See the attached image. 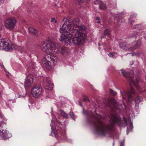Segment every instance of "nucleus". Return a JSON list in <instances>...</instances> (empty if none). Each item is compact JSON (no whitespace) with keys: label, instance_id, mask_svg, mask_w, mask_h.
I'll return each mask as SVG.
<instances>
[{"label":"nucleus","instance_id":"c85d7f7f","mask_svg":"<svg viewBox=\"0 0 146 146\" xmlns=\"http://www.w3.org/2000/svg\"><path fill=\"white\" fill-rule=\"evenodd\" d=\"M131 54H132V56H136L138 57L141 56L142 54H143V53L142 52H140L136 53L134 52L133 53H131Z\"/></svg>","mask_w":146,"mask_h":146},{"label":"nucleus","instance_id":"f8f14e48","mask_svg":"<svg viewBox=\"0 0 146 146\" xmlns=\"http://www.w3.org/2000/svg\"><path fill=\"white\" fill-rule=\"evenodd\" d=\"M59 44L57 43L50 42L49 49L53 52L57 53L58 52V49Z\"/></svg>","mask_w":146,"mask_h":146},{"label":"nucleus","instance_id":"1a4fd4ad","mask_svg":"<svg viewBox=\"0 0 146 146\" xmlns=\"http://www.w3.org/2000/svg\"><path fill=\"white\" fill-rule=\"evenodd\" d=\"M34 78L31 74L28 75L26 76L24 82V87L26 88H30L33 83Z\"/></svg>","mask_w":146,"mask_h":146},{"label":"nucleus","instance_id":"f257e3e1","mask_svg":"<svg viewBox=\"0 0 146 146\" xmlns=\"http://www.w3.org/2000/svg\"><path fill=\"white\" fill-rule=\"evenodd\" d=\"M111 119L112 123L108 124H106L99 119H98L97 123L92 121V123L94 126L95 131L100 135L105 136L106 134H110L111 132L114 124H117L120 127L122 126V121L119 116L112 114Z\"/></svg>","mask_w":146,"mask_h":146},{"label":"nucleus","instance_id":"72a5a7b5","mask_svg":"<svg viewBox=\"0 0 146 146\" xmlns=\"http://www.w3.org/2000/svg\"><path fill=\"white\" fill-rule=\"evenodd\" d=\"M137 15L136 14H134L131 15L130 17L129 18V20L135 18Z\"/></svg>","mask_w":146,"mask_h":146},{"label":"nucleus","instance_id":"4468645a","mask_svg":"<svg viewBox=\"0 0 146 146\" xmlns=\"http://www.w3.org/2000/svg\"><path fill=\"white\" fill-rule=\"evenodd\" d=\"M141 44V41L140 40H137L136 42H133L132 43L131 46H129V51H132L136 49L139 47Z\"/></svg>","mask_w":146,"mask_h":146},{"label":"nucleus","instance_id":"13d9d810","mask_svg":"<svg viewBox=\"0 0 146 146\" xmlns=\"http://www.w3.org/2000/svg\"><path fill=\"white\" fill-rule=\"evenodd\" d=\"M107 105L108 106H110V104L109 103L108 104H107Z\"/></svg>","mask_w":146,"mask_h":146},{"label":"nucleus","instance_id":"8fccbe9b","mask_svg":"<svg viewBox=\"0 0 146 146\" xmlns=\"http://www.w3.org/2000/svg\"><path fill=\"white\" fill-rule=\"evenodd\" d=\"M4 1L5 0H0V2L1 3H3Z\"/></svg>","mask_w":146,"mask_h":146},{"label":"nucleus","instance_id":"bb28decb","mask_svg":"<svg viewBox=\"0 0 146 146\" xmlns=\"http://www.w3.org/2000/svg\"><path fill=\"white\" fill-rule=\"evenodd\" d=\"M121 73L125 77H128L129 76V73L126 71L125 70H123V69H121Z\"/></svg>","mask_w":146,"mask_h":146},{"label":"nucleus","instance_id":"49530a36","mask_svg":"<svg viewBox=\"0 0 146 146\" xmlns=\"http://www.w3.org/2000/svg\"><path fill=\"white\" fill-rule=\"evenodd\" d=\"M78 102H79V104L81 106H82V102L80 101V100H79L78 101Z\"/></svg>","mask_w":146,"mask_h":146},{"label":"nucleus","instance_id":"e2e57ef3","mask_svg":"<svg viewBox=\"0 0 146 146\" xmlns=\"http://www.w3.org/2000/svg\"><path fill=\"white\" fill-rule=\"evenodd\" d=\"M62 125L61 124H59V126H60V127H61Z\"/></svg>","mask_w":146,"mask_h":146},{"label":"nucleus","instance_id":"c03bdc74","mask_svg":"<svg viewBox=\"0 0 146 146\" xmlns=\"http://www.w3.org/2000/svg\"><path fill=\"white\" fill-rule=\"evenodd\" d=\"M83 101H85V102H89V100L86 98H83Z\"/></svg>","mask_w":146,"mask_h":146},{"label":"nucleus","instance_id":"774afa93","mask_svg":"<svg viewBox=\"0 0 146 146\" xmlns=\"http://www.w3.org/2000/svg\"><path fill=\"white\" fill-rule=\"evenodd\" d=\"M128 132H127V135H128Z\"/></svg>","mask_w":146,"mask_h":146},{"label":"nucleus","instance_id":"37998d69","mask_svg":"<svg viewBox=\"0 0 146 146\" xmlns=\"http://www.w3.org/2000/svg\"><path fill=\"white\" fill-rule=\"evenodd\" d=\"M120 20H121V23H124L125 21V20L123 18H121Z\"/></svg>","mask_w":146,"mask_h":146},{"label":"nucleus","instance_id":"473e14b6","mask_svg":"<svg viewBox=\"0 0 146 146\" xmlns=\"http://www.w3.org/2000/svg\"><path fill=\"white\" fill-rule=\"evenodd\" d=\"M135 91L134 89L132 88V87L131 86L130 87V90L128 92L130 94H134L135 93Z\"/></svg>","mask_w":146,"mask_h":146},{"label":"nucleus","instance_id":"4be33fe9","mask_svg":"<svg viewBox=\"0 0 146 146\" xmlns=\"http://www.w3.org/2000/svg\"><path fill=\"white\" fill-rule=\"evenodd\" d=\"M110 102L113 105L115 108L117 110H119V106H120L121 105L119 104L116 100L113 99H111L110 100Z\"/></svg>","mask_w":146,"mask_h":146},{"label":"nucleus","instance_id":"f03ea898","mask_svg":"<svg viewBox=\"0 0 146 146\" xmlns=\"http://www.w3.org/2000/svg\"><path fill=\"white\" fill-rule=\"evenodd\" d=\"M75 37L73 38L72 43L75 45H78L83 43L86 38V35L81 32L73 33Z\"/></svg>","mask_w":146,"mask_h":146},{"label":"nucleus","instance_id":"cd10ccee","mask_svg":"<svg viewBox=\"0 0 146 146\" xmlns=\"http://www.w3.org/2000/svg\"><path fill=\"white\" fill-rule=\"evenodd\" d=\"M123 121L124 122V125L125 127H126L127 125V121H131V119L130 118H123Z\"/></svg>","mask_w":146,"mask_h":146},{"label":"nucleus","instance_id":"052dcab7","mask_svg":"<svg viewBox=\"0 0 146 146\" xmlns=\"http://www.w3.org/2000/svg\"><path fill=\"white\" fill-rule=\"evenodd\" d=\"M114 142H113V146H114Z\"/></svg>","mask_w":146,"mask_h":146},{"label":"nucleus","instance_id":"ddd939ff","mask_svg":"<svg viewBox=\"0 0 146 146\" xmlns=\"http://www.w3.org/2000/svg\"><path fill=\"white\" fill-rule=\"evenodd\" d=\"M0 131H1L0 130ZM0 136L3 139L6 140L10 137L12 135L7 130H2L0 132Z\"/></svg>","mask_w":146,"mask_h":146},{"label":"nucleus","instance_id":"e433bc0d","mask_svg":"<svg viewBox=\"0 0 146 146\" xmlns=\"http://www.w3.org/2000/svg\"><path fill=\"white\" fill-rule=\"evenodd\" d=\"M108 55L110 57L113 58L115 57V55L113 53L111 52L109 54H108Z\"/></svg>","mask_w":146,"mask_h":146},{"label":"nucleus","instance_id":"58836bf2","mask_svg":"<svg viewBox=\"0 0 146 146\" xmlns=\"http://www.w3.org/2000/svg\"><path fill=\"white\" fill-rule=\"evenodd\" d=\"M124 142L123 141L120 143V146H124Z\"/></svg>","mask_w":146,"mask_h":146},{"label":"nucleus","instance_id":"6e6552de","mask_svg":"<svg viewBox=\"0 0 146 146\" xmlns=\"http://www.w3.org/2000/svg\"><path fill=\"white\" fill-rule=\"evenodd\" d=\"M42 93V88L38 85H36L33 88L31 93L33 96L35 98L39 97Z\"/></svg>","mask_w":146,"mask_h":146},{"label":"nucleus","instance_id":"aec40b11","mask_svg":"<svg viewBox=\"0 0 146 146\" xmlns=\"http://www.w3.org/2000/svg\"><path fill=\"white\" fill-rule=\"evenodd\" d=\"M29 32L30 34L33 35L36 37H37L38 36L37 31L32 27L28 28Z\"/></svg>","mask_w":146,"mask_h":146},{"label":"nucleus","instance_id":"b1692460","mask_svg":"<svg viewBox=\"0 0 146 146\" xmlns=\"http://www.w3.org/2000/svg\"><path fill=\"white\" fill-rule=\"evenodd\" d=\"M143 99L141 97L139 96L137 97L135 101V106L136 108L138 107L139 103Z\"/></svg>","mask_w":146,"mask_h":146},{"label":"nucleus","instance_id":"4d7b16f0","mask_svg":"<svg viewBox=\"0 0 146 146\" xmlns=\"http://www.w3.org/2000/svg\"><path fill=\"white\" fill-rule=\"evenodd\" d=\"M144 38L146 40V34H145V36H144Z\"/></svg>","mask_w":146,"mask_h":146},{"label":"nucleus","instance_id":"de8ad7c7","mask_svg":"<svg viewBox=\"0 0 146 146\" xmlns=\"http://www.w3.org/2000/svg\"><path fill=\"white\" fill-rule=\"evenodd\" d=\"M133 60H132L131 62H130V64L131 65H132L133 64Z\"/></svg>","mask_w":146,"mask_h":146},{"label":"nucleus","instance_id":"09e8293b","mask_svg":"<svg viewBox=\"0 0 146 146\" xmlns=\"http://www.w3.org/2000/svg\"><path fill=\"white\" fill-rule=\"evenodd\" d=\"M0 65L3 68H4V67L3 64L0 63Z\"/></svg>","mask_w":146,"mask_h":146},{"label":"nucleus","instance_id":"7ed1b4c3","mask_svg":"<svg viewBox=\"0 0 146 146\" xmlns=\"http://www.w3.org/2000/svg\"><path fill=\"white\" fill-rule=\"evenodd\" d=\"M72 25L71 24L70 20L66 19L63 24L62 27L60 29V33H65L69 32L71 33H75L77 32V30L72 28Z\"/></svg>","mask_w":146,"mask_h":146},{"label":"nucleus","instance_id":"a211bd4d","mask_svg":"<svg viewBox=\"0 0 146 146\" xmlns=\"http://www.w3.org/2000/svg\"><path fill=\"white\" fill-rule=\"evenodd\" d=\"M120 48L125 50H128L129 48V44L125 42H121L119 44Z\"/></svg>","mask_w":146,"mask_h":146},{"label":"nucleus","instance_id":"f704fd0d","mask_svg":"<svg viewBox=\"0 0 146 146\" xmlns=\"http://www.w3.org/2000/svg\"><path fill=\"white\" fill-rule=\"evenodd\" d=\"M141 24H136L135 26L133 27V28L134 29H137L138 30H140V28L138 27L139 26L141 25Z\"/></svg>","mask_w":146,"mask_h":146},{"label":"nucleus","instance_id":"4c0bfd02","mask_svg":"<svg viewBox=\"0 0 146 146\" xmlns=\"http://www.w3.org/2000/svg\"><path fill=\"white\" fill-rule=\"evenodd\" d=\"M88 111L87 110H83V113L85 115H88Z\"/></svg>","mask_w":146,"mask_h":146},{"label":"nucleus","instance_id":"c756f323","mask_svg":"<svg viewBox=\"0 0 146 146\" xmlns=\"http://www.w3.org/2000/svg\"><path fill=\"white\" fill-rule=\"evenodd\" d=\"M77 28H78L77 29H76V30H77V32H78V30L84 31L85 30V27L84 25L79 26H78V27Z\"/></svg>","mask_w":146,"mask_h":146},{"label":"nucleus","instance_id":"5fc2aeb1","mask_svg":"<svg viewBox=\"0 0 146 146\" xmlns=\"http://www.w3.org/2000/svg\"><path fill=\"white\" fill-rule=\"evenodd\" d=\"M31 68H33V69L34 68H35V67L34 65H33V66H32Z\"/></svg>","mask_w":146,"mask_h":146},{"label":"nucleus","instance_id":"c9c22d12","mask_svg":"<svg viewBox=\"0 0 146 146\" xmlns=\"http://www.w3.org/2000/svg\"><path fill=\"white\" fill-rule=\"evenodd\" d=\"M127 78V80L129 81L131 83H133V81L132 78L130 76H128V77H126Z\"/></svg>","mask_w":146,"mask_h":146},{"label":"nucleus","instance_id":"f3484780","mask_svg":"<svg viewBox=\"0 0 146 146\" xmlns=\"http://www.w3.org/2000/svg\"><path fill=\"white\" fill-rule=\"evenodd\" d=\"M58 52L57 53H60L62 54L68 52H69V49L63 46L61 47L59 45V46L58 47Z\"/></svg>","mask_w":146,"mask_h":146},{"label":"nucleus","instance_id":"2eb2a0df","mask_svg":"<svg viewBox=\"0 0 146 146\" xmlns=\"http://www.w3.org/2000/svg\"><path fill=\"white\" fill-rule=\"evenodd\" d=\"M56 131L53 132L54 134L56 137L63 135L64 134V130L63 129L60 127L58 129L57 127L55 128Z\"/></svg>","mask_w":146,"mask_h":146},{"label":"nucleus","instance_id":"3c124183","mask_svg":"<svg viewBox=\"0 0 146 146\" xmlns=\"http://www.w3.org/2000/svg\"><path fill=\"white\" fill-rule=\"evenodd\" d=\"M53 22H54V23L56 24L57 23V20H55Z\"/></svg>","mask_w":146,"mask_h":146},{"label":"nucleus","instance_id":"6ab92c4d","mask_svg":"<svg viewBox=\"0 0 146 146\" xmlns=\"http://www.w3.org/2000/svg\"><path fill=\"white\" fill-rule=\"evenodd\" d=\"M46 54H50L51 56V61L53 62V63L54 64V65H55L58 60V57L55 55L53 54L52 52H50V51H49V53H47Z\"/></svg>","mask_w":146,"mask_h":146},{"label":"nucleus","instance_id":"69168bd1","mask_svg":"<svg viewBox=\"0 0 146 146\" xmlns=\"http://www.w3.org/2000/svg\"><path fill=\"white\" fill-rule=\"evenodd\" d=\"M131 127H132V124H131Z\"/></svg>","mask_w":146,"mask_h":146},{"label":"nucleus","instance_id":"a18cd8bd","mask_svg":"<svg viewBox=\"0 0 146 146\" xmlns=\"http://www.w3.org/2000/svg\"><path fill=\"white\" fill-rule=\"evenodd\" d=\"M55 19L54 18H52L51 19V23H53L54 22V21L55 20Z\"/></svg>","mask_w":146,"mask_h":146},{"label":"nucleus","instance_id":"9b49d317","mask_svg":"<svg viewBox=\"0 0 146 146\" xmlns=\"http://www.w3.org/2000/svg\"><path fill=\"white\" fill-rule=\"evenodd\" d=\"M120 93L123 99H126L127 98L128 102L131 104H133V101H134L133 97L128 92L126 91H121Z\"/></svg>","mask_w":146,"mask_h":146},{"label":"nucleus","instance_id":"338daca9","mask_svg":"<svg viewBox=\"0 0 146 146\" xmlns=\"http://www.w3.org/2000/svg\"><path fill=\"white\" fill-rule=\"evenodd\" d=\"M4 70H5V71H6V69H5V68H4Z\"/></svg>","mask_w":146,"mask_h":146},{"label":"nucleus","instance_id":"79ce46f5","mask_svg":"<svg viewBox=\"0 0 146 146\" xmlns=\"http://www.w3.org/2000/svg\"><path fill=\"white\" fill-rule=\"evenodd\" d=\"M99 3H100V2H99L98 0H96V1H95L94 2V3L96 5H97V4H99Z\"/></svg>","mask_w":146,"mask_h":146},{"label":"nucleus","instance_id":"423d86ee","mask_svg":"<svg viewBox=\"0 0 146 146\" xmlns=\"http://www.w3.org/2000/svg\"><path fill=\"white\" fill-rule=\"evenodd\" d=\"M42 61L43 65L48 69L50 70L54 68L55 65L51 61V56L50 54H45Z\"/></svg>","mask_w":146,"mask_h":146},{"label":"nucleus","instance_id":"2f4dec72","mask_svg":"<svg viewBox=\"0 0 146 146\" xmlns=\"http://www.w3.org/2000/svg\"><path fill=\"white\" fill-rule=\"evenodd\" d=\"M110 93L112 95H115L116 94V92L112 89H110Z\"/></svg>","mask_w":146,"mask_h":146},{"label":"nucleus","instance_id":"680f3d73","mask_svg":"<svg viewBox=\"0 0 146 146\" xmlns=\"http://www.w3.org/2000/svg\"><path fill=\"white\" fill-rule=\"evenodd\" d=\"M1 92H0V96H1Z\"/></svg>","mask_w":146,"mask_h":146},{"label":"nucleus","instance_id":"9d476101","mask_svg":"<svg viewBox=\"0 0 146 146\" xmlns=\"http://www.w3.org/2000/svg\"><path fill=\"white\" fill-rule=\"evenodd\" d=\"M44 85L45 88L48 90H51L53 87V84L52 83L49 78L45 77L43 79Z\"/></svg>","mask_w":146,"mask_h":146},{"label":"nucleus","instance_id":"412c9836","mask_svg":"<svg viewBox=\"0 0 146 146\" xmlns=\"http://www.w3.org/2000/svg\"><path fill=\"white\" fill-rule=\"evenodd\" d=\"M70 22L73 28H76L78 27V24L80 21L78 18H76L73 20H70Z\"/></svg>","mask_w":146,"mask_h":146},{"label":"nucleus","instance_id":"a878e982","mask_svg":"<svg viewBox=\"0 0 146 146\" xmlns=\"http://www.w3.org/2000/svg\"><path fill=\"white\" fill-rule=\"evenodd\" d=\"M59 111L61 116L66 119L68 118L69 116L68 114L65 113V112L62 111V110H60Z\"/></svg>","mask_w":146,"mask_h":146},{"label":"nucleus","instance_id":"864d4df0","mask_svg":"<svg viewBox=\"0 0 146 146\" xmlns=\"http://www.w3.org/2000/svg\"><path fill=\"white\" fill-rule=\"evenodd\" d=\"M96 19L97 20H100V18L99 17H97L96 18Z\"/></svg>","mask_w":146,"mask_h":146},{"label":"nucleus","instance_id":"39448f33","mask_svg":"<svg viewBox=\"0 0 146 146\" xmlns=\"http://www.w3.org/2000/svg\"><path fill=\"white\" fill-rule=\"evenodd\" d=\"M74 34L69 32L64 33L61 35L59 40L65 45H71L72 44L71 38L73 36Z\"/></svg>","mask_w":146,"mask_h":146},{"label":"nucleus","instance_id":"5701e85b","mask_svg":"<svg viewBox=\"0 0 146 146\" xmlns=\"http://www.w3.org/2000/svg\"><path fill=\"white\" fill-rule=\"evenodd\" d=\"M110 31L108 29H106L104 30V33H103L101 35L100 37L101 38H104L106 36H110Z\"/></svg>","mask_w":146,"mask_h":146},{"label":"nucleus","instance_id":"393cba45","mask_svg":"<svg viewBox=\"0 0 146 146\" xmlns=\"http://www.w3.org/2000/svg\"><path fill=\"white\" fill-rule=\"evenodd\" d=\"M99 7L100 9L104 10L106 9V7L105 4L102 2H100L99 3Z\"/></svg>","mask_w":146,"mask_h":146},{"label":"nucleus","instance_id":"0e129e2a","mask_svg":"<svg viewBox=\"0 0 146 146\" xmlns=\"http://www.w3.org/2000/svg\"><path fill=\"white\" fill-rule=\"evenodd\" d=\"M52 132L50 134V135H52Z\"/></svg>","mask_w":146,"mask_h":146},{"label":"nucleus","instance_id":"dca6fc26","mask_svg":"<svg viewBox=\"0 0 146 146\" xmlns=\"http://www.w3.org/2000/svg\"><path fill=\"white\" fill-rule=\"evenodd\" d=\"M50 42H43L40 46L41 49L44 52H46L50 50Z\"/></svg>","mask_w":146,"mask_h":146},{"label":"nucleus","instance_id":"a19ab883","mask_svg":"<svg viewBox=\"0 0 146 146\" xmlns=\"http://www.w3.org/2000/svg\"><path fill=\"white\" fill-rule=\"evenodd\" d=\"M4 124H5V125L6 124L5 123V122L4 121H2L1 122V124L0 125V127H2V126L3 127V126H2V125Z\"/></svg>","mask_w":146,"mask_h":146},{"label":"nucleus","instance_id":"6e6d98bb","mask_svg":"<svg viewBox=\"0 0 146 146\" xmlns=\"http://www.w3.org/2000/svg\"><path fill=\"white\" fill-rule=\"evenodd\" d=\"M6 104L8 106H9V103H8L7 102V103H6Z\"/></svg>","mask_w":146,"mask_h":146},{"label":"nucleus","instance_id":"7c9ffc66","mask_svg":"<svg viewBox=\"0 0 146 146\" xmlns=\"http://www.w3.org/2000/svg\"><path fill=\"white\" fill-rule=\"evenodd\" d=\"M69 115L71 117L73 120H75L76 119L75 117L76 116L75 115L74 113L72 112H70L69 113Z\"/></svg>","mask_w":146,"mask_h":146},{"label":"nucleus","instance_id":"0eeeda50","mask_svg":"<svg viewBox=\"0 0 146 146\" xmlns=\"http://www.w3.org/2000/svg\"><path fill=\"white\" fill-rule=\"evenodd\" d=\"M17 22V20L14 18H9L5 20V26L7 29L12 30L15 28Z\"/></svg>","mask_w":146,"mask_h":146},{"label":"nucleus","instance_id":"20e7f679","mask_svg":"<svg viewBox=\"0 0 146 146\" xmlns=\"http://www.w3.org/2000/svg\"><path fill=\"white\" fill-rule=\"evenodd\" d=\"M14 46L13 45L9 40H7L5 38L1 39L0 40V49L4 50L7 51H11L14 48Z\"/></svg>","mask_w":146,"mask_h":146},{"label":"nucleus","instance_id":"603ef678","mask_svg":"<svg viewBox=\"0 0 146 146\" xmlns=\"http://www.w3.org/2000/svg\"><path fill=\"white\" fill-rule=\"evenodd\" d=\"M14 100V99H9L8 100L9 101H13Z\"/></svg>","mask_w":146,"mask_h":146},{"label":"nucleus","instance_id":"ea45409f","mask_svg":"<svg viewBox=\"0 0 146 146\" xmlns=\"http://www.w3.org/2000/svg\"><path fill=\"white\" fill-rule=\"evenodd\" d=\"M130 21V23L131 24H133L134 23V21L132 19L129 20Z\"/></svg>","mask_w":146,"mask_h":146},{"label":"nucleus","instance_id":"bf43d9fd","mask_svg":"<svg viewBox=\"0 0 146 146\" xmlns=\"http://www.w3.org/2000/svg\"><path fill=\"white\" fill-rule=\"evenodd\" d=\"M97 23L99 24L100 23V21H99Z\"/></svg>","mask_w":146,"mask_h":146}]
</instances>
